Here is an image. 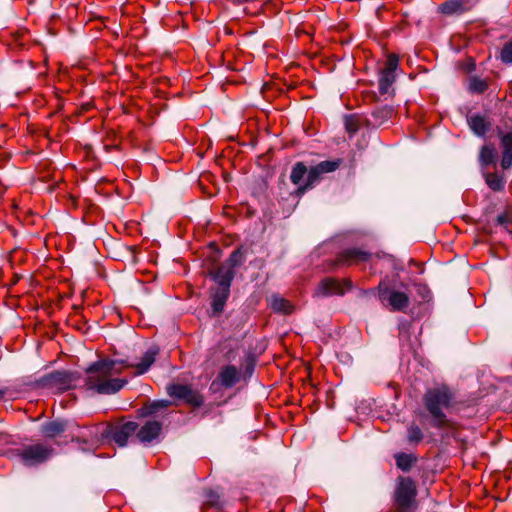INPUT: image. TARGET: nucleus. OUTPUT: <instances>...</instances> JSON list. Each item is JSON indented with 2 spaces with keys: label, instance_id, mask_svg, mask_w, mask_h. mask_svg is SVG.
<instances>
[{
  "label": "nucleus",
  "instance_id": "f257e3e1",
  "mask_svg": "<svg viewBox=\"0 0 512 512\" xmlns=\"http://www.w3.org/2000/svg\"><path fill=\"white\" fill-rule=\"evenodd\" d=\"M121 369L112 360H101L93 363L86 370L84 387L98 394H114L120 391L127 381L114 376L119 374Z\"/></svg>",
  "mask_w": 512,
  "mask_h": 512
},
{
  "label": "nucleus",
  "instance_id": "f03ea898",
  "mask_svg": "<svg viewBox=\"0 0 512 512\" xmlns=\"http://www.w3.org/2000/svg\"><path fill=\"white\" fill-rule=\"evenodd\" d=\"M454 399L451 389L444 385H436L426 391L423 397L425 408L432 418V424L438 429L453 428L452 422L446 417L444 411L451 407Z\"/></svg>",
  "mask_w": 512,
  "mask_h": 512
},
{
  "label": "nucleus",
  "instance_id": "7ed1b4c3",
  "mask_svg": "<svg viewBox=\"0 0 512 512\" xmlns=\"http://www.w3.org/2000/svg\"><path fill=\"white\" fill-rule=\"evenodd\" d=\"M79 377L75 373L56 371L44 376L41 380L42 386L56 392L62 393L77 387Z\"/></svg>",
  "mask_w": 512,
  "mask_h": 512
},
{
  "label": "nucleus",
  "instance_id": "20e7f679",
  "mask_svg": "<svg viewBox=\"0 0 512 512\" xmlns=\"http://www.w3.org/2000/svg\"><path fill=\"white\" fill-rule=\"evenodd\" d=\"M52 447L35 443L16 450V455L26 466H33L46 461L52 455Z\"/></svg>",
  "mask_w": 512,
  "mask_h": 512
},
{
  "label": "nucleus",
  "instance_id": "39448f33",
  "mask_svg": "<svg viewBox=\"0 0 512 512\" xmlns=\"http://www.w3.org/2000/svg\"><path fill=\"white\" fill-rule=\"evenodd\" d=\"M138 424L133 421L108 426L103 433L104 436L112 438L116 444L123 447L127 444L128 438L136 435Z\"/></svg>",
  "mask_w": 512,
  "mask_h": 512
},
{
  "label": "nucleus",
  "instance_id": "423d86ee",
  "mask_svg": "<svg viewBox=\"0 0 512 512\" xmlns=\"http://www.w3.org/2000/svg\"><path fill=\"white\" fill-rule=\"evenodd\" d=\"M379 298L382 303L388 305L393 311L402 310L409 304V297L406 293L391 290L381 285L379 286Z\"/></svg>",
  "mask_w": 512,
  "mask_h": 512
},
{
  "label": "nucleus",
  "instance_id": "0eeeda50",
  "mask_svg": "<svg viewBox=\"0 0 512 512\" xmlns=\"http://www.w3.org/2000/svg\"><path fill=\"white\" fill-rule=\"evenodd\" d=\"M167 393L169 396L184 400L193 406H200L203 404L202 396L192 390L188 385L171 384L167 386Z\"/></svg>",
  "mask_w": 512,
  "mask_h": 512
},
{
  "label": "nucleus",
  "instance_id": "6e6552de",
  "mask_svg": "<svg viewBox=\"0 0 512 512\" xmlns=\"http://www.w3.org/2000/svg\"><path fill=\"white\" fill-rule=\"evenodd\" d=\"M415 496L416 488L414 482L410 478H401L395 491L397 504L402 508L409 507Z\"/></svg>",
  "mask_w": 512,
  "mask_h": 512
},
{
  "label": "nucleus",
  "instance_id": "1a4fd4ad",
  "mask_svg": "<svg viewBox=\"0 0 512 512\" xmlns=\"http://www.w3.org/2000/svg\"><path fill=\"white\" fill-rule=\"evenodd\" d=\"M350 288V282L341 283L333 278L323 279L314 291V296L327 297L332 295H343Z\"/></svg>",
  "mask_w": 512,
  "mask_h": 512
},
{
  "label": "nucleus",
  "instance_id": "9d476101",
  "mask_svg": "<svg viewBox=\"0 0 512 512\" xmlns=\"http://www.w3.org/2000/svg\"><path fill=\"white\" fill-rule=\"evenodd\" d=\"M476 4V0H447L442 3L438 10L440 13L453 16L470 11Z\"/></svg>",
  "mask_w": 512,
  "mask_h": 512
},
{
  "label": "nucleus",
  "instance_id": "9b49d317",
  "mask_svg": "<svg viewBox=\"0 0 512 512\" xmlns=\"http://www.w3.org/2000/svg\"><path fill=\"white\" fill-rule=\"evenodd\" d=\"M162 430V424L158 421H147L140 428H137L136 437L137 439L143 443H151L155 440Z\"/></svg>",
  "mask_w": 512,
  "mask_h": 512
},
{
  "label": "nucleus",
  "instance_id": "f8f14e48",
  "mask_svg": "<svg viewBox=\"0 0 512 512\" xmlns=\"http://www.w3.org/2000/svg\"><path fill=\"white\" fill-rule=\"evenodd\" d=\"M370 258V253L357 249V248H350L344 250L338 257V261L341 264L344 265H353L358 264L362 262L368 261Z\"/></svg>",
  "mask_w": 512,
  "mask_h": 512
},
{
  "label": "nucleus",
  "instance_id": "ddd939ff",
  "mask_svg": "<svg viewBox=\"0 0 512 512\" xmlns=\"http://www.w3.org/2000/svg\"><path fill=\"white\" fill-rule=\"evenodd\" d=\"M211 276L218 286L230 288L234 278V270L228 267L227 264L222 263L211 272Z\"/></svg>",
  "mask_w": 512,
  "mask_h": 512
},
{
  "label": "nucleus",
  "instance_id": "4468645a",
  "mask_svg": "<svg viewBox=\"0 0 512 512\" xmlns=\"http://www.w3.org/2000/svg\"><path fill=\"white\" fill-rule=\"evenodd\" d=\"M230 294L229 287L218 286L212 293V309L215 313L223 311Z\"/></svg>",
  "mask_w": 512,
  "mask_h": 512
},
{
  "label": "nucleus",
  "instance_id": "2eb2a0df",
  "mask_svg": "<svg viewBox=\"0 0 512 512\" xmlns=\"http://www.w3.org/2000/svg\"><path fill=\"white\" fill-rule=\"evenodd\" d=\"M159 349L155 346L150 347L145 354L142 356L139 363L134 365L136 368V375H142L146 373L151 365L155 362L156 355L158 354Z\"/></svg>",
  "mask_w": 512,
  "mask_h": 512
},
{
  "label": "nucleus",
  "instance_id": "dca6fc26",
  "mask_svg": "<svg viewBox=\"0 0 512 512\" xmlns=\"http://www.w3.org/2000/svg\"><path fill=\"white\" fill-rule=\"evenodd\" d=\"M218 379L223 386L232 387L239 380V371L235 366L227 365L219 372Z\"/></svg>",
  "mask_w": 512,
  "mask_h": 512
},
{
  "label": "nucleus",
  "instance_id": "f3484780",
  "mask_svg": "<svg viewBox=\"0 0 512 512\" xmlns=\"http://www.w3.org/2000/svg\"><path fill=\"white\" fill-rule=\"evenodd\" d=\"M501 145L503 147L501 166L503 169H508L512 167V132L502 135Z\"/></svg>",
  "mask_w": 512,
  "mask_h": 512
},
{
  "label": "nucleus",
  "instance_id": "a211bd4d",
  "mask_svg": "<svg viewBox=\"0 0 512 512\" xmlns=\"http://www.w3.org/2000/svg\"><path fill=\"white\" fill-rule=\"evenodd\" d=\"M467 121L470 129L478 136L485 135L490 125L486 118L479 114L469 116Z\"/></svg>",
  "mask_w": 512,
  "mask_h": 512
},
{
  "label": "nucleus",
  "instance_id": "6ab92c4d",
  "mask_svg": "<svg viewBox=\"0 0 512 512\" xmlns=\"http://www.w3.org/2000/svg\"><path fill=\"white\" fill-rule=\"evenodd\" d=\"M66 422L51 421L41 426V433L46 438H55L66 430Z\"/></svg>",
  "mask_w": 512,
  "mask_h": 512
},
{
  "label": "nucleus",
  "instance_id": "aec40b11",
  "mask_svg": "<svg viewBox=\"0 0 512 512\" xmlns=\"http://www.w3.org/2000/svg\"><path fill=\"white\" fill-rule=\"evenodd\" d=\"M269 303H270L271 308L275 312L289 314L293 310V307L288 300H286L280 296H277V295H273L270 298Z\"/></svg>",
  "mask_w": 512,
  "mask_h": 512
},
{
  "label": "nucleus",
  "instance_id": "412c9836",
  "mask_svg": "<svg viewBox=\"0 0 512 512\" xmlns=\"http://www.w3.org/2000/svg\"><path fill=\"white\" fill-rule=\"evenodd\" d=\"M496 158V153L494 148L491 145H484L481 148L479 154V161L483 167H486L492 163H494Z\"/></svg>",
  "mask_w": 512,
  "mask_h": 512
},
{
  "label": "nucleus",
  "instance_id": "4be33fe9",
  "mask_svg": "<svg viewBox=\"0 0 512 512\" xmlns=\"http://www.w3.org/2000/svg\"><path fill=\"white\" fill-rule=\"evenodd\" d=\"M395 81V74L391 72L381 71L379 76V92L381 94L388 93L390 87Z\"/></svg>",
  "mask_w": 512,
  "mask_h": 512
},
{
  "label": "nucleus",
  "instance_id": "5701e85b",
  "mask_svg": "<svg viewBox=\"0 0 512 512\" xmlns=\"http://www.w3.org/2000/svg\"><path fill=\"white\" fill-rule=\"evenodd\" d=\"M468 89L471 93L481 94L488 89V83L484 79L472 76L468 81Z\"/></svg>",
  "mask_w": 512,
  "mask_h": 512
},
{
  "label": "nucleus",
  "instance_id": "b1692460",
  "mask_svg": "<svg viewBox=\"0 0 512 512\" xmlns=\"http://www.w3.org/2000/svg\"><path fill=\"white\" fill-rule=\"evenodd\" d=\"M486 184L493 191H501L505 187V179L496 174V173H488L486 175Z\"/></svg>",
  "mask_w": 512,
  "mask_h": 512
},
{
  "label": "nucleus",
  "instance_id": "393cba45",
  "mask_svg": "<svg viewBox=\"0 0 512 512\" xmlns=\"http://www.w3.org/2000/svg\"><path fill=\"white\" fill-rule=\"evenodd\" d=\"M306 174H307L306 166L303 163L298 162L295 164V166L292 169L290 179H291L292 183H294L295 185H299L301 183L303 177Z\"/></svg>",
  "mask_w": 512,
  "mask_h": 512
},
{
  "label": "nucleus",
  "instance_id": "a878e982",
  "mask_svg": "<svg viewBox=\"0 0 512 512\" xmlns=\"http://www.w3.org/2000/svg\"><path fill=\"white\" fill-rule=\"evenodd\" d=\"M396 465L399 469L402 471H408L410 470L412 463L414 461V458L410 454L406 453H398L395 455Z\"/></svg>",
  "mask_w": 512,
  "mask_h": 512
},
{
  "label": "nucleus",
  "instance_id": "bb28decb",
  "mask_svg": "<svg viewBox=\"0 0 512 512\" xmlns=\"http://www.w3.org/2000/svg\"><path fill=\"white\" fill-rule=\"evenodd\" d=\"M321 175H323V173L318 170L317 165L311 167V169L307 172V183L304 187H300V190L304 191L308 187H311L315 182L318 181Z\"/></svg>",
  "mask_w": 512,
  "mask_h": 512
},
{
  "label": "nucleus",
  "instance_id": "cd10ccee",
  "mask_svg": "<svg viewBox=\"0 0 512 512\" xmlns=\"http://www.w3.org/2000/svg\"><path fill=\"white\" fill-rule=\"evenodd\" d=\"M243 261L244 257L242 251L240 249H236L224 264H227L228 267H231V269L234 270V268L241 265Z\"/></svg>",
  "mask_w": 512,
  "mask_h": 512
},
{
  "label": "nucleus",
  "instance_id": "c85d7f7f",
  "mask_svg": "<svg viewBox=\"0 0 512 512\" xmlns=\"http://www.w3.org/2000/svg\"><path fill=\"white\" fill-rule=\"evenodd\" d=\"M340 163H341V160H339V159L333 160V161L326 160V161L320 162L319 164H317V166H318V170H320V172L325 174V173L333 172L336 169H338V167L340 166Z\"/></svg>",
  "mask_w": 512,
  "mask_h": 512
},
{
  "label": "nucleus",
  "instance_id": "c756f323",
  "mask_svg": "<svg viewBox=\"0 0 512 512\" xmlns=\"http://www.w3.org/2000/svg\"><path fill=\"white\" fill-rule=\"evenodd\" d=\"M407 438L410 443H419L423 438L421 429L417 425H411L407 431Z\"/></svg>",
  "mask_w": 512,
  "mask_h": 512
},
{
  "label": "nucleus",
  "instance_id": "7c9ffc66",
  "mask_svg": "<svg viewBox=\"0 0 512 512\" xmlns=\"http://www.w3.org/2000/svg\"><path fill=\"white\" fill-rule=\"evenodd\" d=\"M169 405L167 400L154 401L145 407L144 415H151L157 412L158 409L166 408Z\"/></svg>",
  "mask_w": 512,
  "mask_h": 512
},
{
  "label": "nucleus",
  "instance_id": "2f4dec72",
  "mask_svg": "<svg viewBox=\"0 0 512 512\" xmlns=\"http://www.w3.org/2000/svg\"><path fill=\"white\" fill-rule=\"evenodd\" d=\"M205 503L207 505H210L212 507H219L220 506V496L217 492L212 490L205 491Z\"/></svg>",
  "mask_w": 512,
  "mask_h": 512
},
{
  "label": "nucleus",
  "instance_id": "473e14b6",
  "mask_svg": "<svg viewBox=\"0 0 512 512\" xmlns=\"http://www.w3.org/2000/svg\"><path fill=\"white\" fill-rule=\"evenodd\" d=\"M399 59L396 55L392 54L389 55L385 67L382 69V71L391 72L395 74L396 69L398 68Z\"/></svg>",
  "mask_w": 512,
  "mask_h": 512
},
{
  "label": "nucleus",
  "instance_id": "72a5a7b5",
  "mask_svg": "<svg viewBox=\"0 0 512 512\" xmlns=\"http://www.w3.org/2000/svg\"><path fill=\"white\" fill-rule=\"evenodd\" d=\"M501 60L504 63H512V41L507 42L501 50Z\"/></svg>",
  "mask_w": 512,
  "mask_h": 512
},
{
  "label": "nucleus",
  "instance_id": "f704fd0d",
  "mask_svg": "<svg viewBox=\"0 0 512 512\" xmlns=\"http://www.w3.org/2000/svg\"><path fill=\"white\" fill-rule=\"evenodd\" d=\"M345 128L352 135L358 130V125L353 116L345 117Z\"/></svg>",
  "mask_w": 512,
  "mask_h": 512
},
{
  "label": "nucleus",
  "instance_id": "c9c22d12",
  "mask_svg": "<svg viewBox=\"0 0 512 512\" xmlns=\"http://www.w3.org/2000/svg\"><path fill=\"white\" fill-rule=\"evenodd\" d=\"M383 112H384L387 116H390V115H392L393 110H392L391 108H385V109L383 110Z\"/></svg>",
  "mask_w": 512,
  "mask_h": 512
},
{
  "label": "nucleus",
  "instance_id": "e433bc0d",
  "mask_svg": "<svg viewBox=\"0 0 512 512\" xmlns=\"http://www.w3.org/2000/svg\"><path fill=\"white\" fill-rule=\"evenodd\" d=\"M504 221H505V217H504V216H499V217H498V222H499V223H501V224H502V223H504Z\"/></svg>",
  "mask_w": 512,
  "mask_h": 512
},
{
  "label": "nucleus",
  "instance_id": "4c0bfd02",
  "mask_svg": "<svg viewBox=\"0 0 512 512\" xmlns=\"http://www.w3.org/2000/svg\"><path fill=\"white\" fill-rule=\"evenodd\" d=\"M5 395V390L0 389V399Z\"/></svg>",
  "mask_w": 512,
  "mask_h": 512
}]
</instances>
